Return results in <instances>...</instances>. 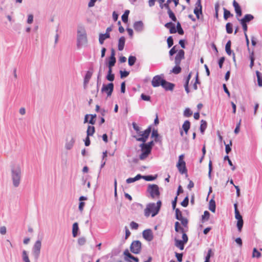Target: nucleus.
I'll return each mask as SVG.
<instances>
[{
  "mask_svg": "<svg viewBox=\"0 0 262 262\" xmlns=\"http://www.w3.org/2000/svg\"><path fill=\"white\" fill-rule=\"evenodd\" d=\"M11 177L13 185L15 187H18L21 178V169L19 165H13L11 167Z\"/></svg>",
  "mask_w": 262,
  "mask_h": 262,
  "instance_id": "obj_1",
  "label": "nucleus"
},
{
  "mask_svg": "<svg viewBox=\"0 0 262 262\" xmlns=\"http://www.w3.org/2000/svg\"><path fill=\"white\" fill-rule=\"evenodd\" d=\"M162 205L161 201H158L157 203H150L147 204L144 209V215L148 217L151 214L152 217L156 216L159 212Z\"/></svg>",
  "mask_w": 262,
  "mask_h": 262,
  "instance_id": "obj_2",
  "label": "nucleus"
},
{
  "mask_svg": "<svg viewBox=\"0 0 262 262\" xmlns=\"http://www.w3.org/2000/svg\"><path fill=\"white\" fill-rule=\"evenodd\" d=\"M88 39L86 31L82 27H79L77 30V47L80 48L82 46L86 45Z\"/></svg>",
  "mask_w": 262,
  "mask_h": 262,
  "instance_id": "obj_3",
  "label": "nucleus"
},
{
  "mask_svg": "<svg viewBox=\"0 0 262 262\" xmlns=\"http://www.w3.org/2000/svg\"><path fill=\"white\" fill-rule=\"evenodd\" d=\"M150 133L151 127L149 126L143 132L141 131L140 134H138L137 136H134V137L137 141L145 143L148 139Z\"/></svg>",
  "mask_w": 262,
  "mask_h": 262,
  "instance_id": "obj_4",
  "label": "nucleus"
},
{
  "mask_svg": "<svg viewBox=\"0 0 262 262\" xmlns=\"http://www.w3.org/2000/svg\"><path fill=\"white\" fill-rule=\"evenodd\" d=\"M140 147L141 148L142 153L139 156V158L141 160L145 159L151 151V148H150L145 143H143L140 145Z\"/></svg>",
  "mask_w": 262,
  "mask_h": 262,
  "instance_id": "obj_5",
  "label": "nucleus"
},
{
  "mask_svg": "<svg viewBox=\"0 0 262 262\" xmlns=\"http://www.w3.org/2000/svg\"><path fill=\"white\" fill-rule=\"evenodd\" d=\"M147 190L148 192L150 193L151 197L153 199L160 196V193L159 188L158 186L156 184H149Z\"/></svg>",
  "mask_w": 262,
  "mask_h": 262,
  "instance_id": "obj_6",
  "label": "nucleus"
},
{
  "mask_svg": "<svg viewBox=\"0 0 262 262\" xmlns=\"http://www.w3.org/2000/svg\"><path fill=\"white\" fill-rule=\"evenodd\" d=\"M184 155H181L179 157L178 162L177 164V167L179 171V172L182 173H187V170L186 167V163L184 161Z\"/></svg>",
  "mask_w": 262,
  "mask_h": 262,
  "instance_id": "obj_7",
  "label": "nucleus"
},
{
  "mask_svg": "<svg viewBox=\"0 0 262 262\" xmlns=\"http://www.w3.org/2000/svg\"><path fill=\"white\" fill-rule=\"evenodd\" d=\"M41 247V242L40 240H37V241H36L33 247L32 253L34 256V258L36 259H37L39 256Z\"/></svg>",
  "mask_w": 262,
  "mask_h": 262,
  "instance_id": "obj_8",
  "label": "nucleus"
},
{
  "mask_svg": "<svg viewBox=\"0 0 262 262\" xmlns=\"http://www.w3.org/2000/svg\"><path fill=\"white\" fill-rule=\"evenodd\" d=\"M130 249L134 254H139L141 250V243L139 241H135L132 242Z\"/></svg>",
  "mask_w": 262,
  "mask_h": 262,
  "instance_id": "obj_9",
  "label": "nucleus"
},
{
  "mask_svg": "<svg viewBox=\"0 0 262 262\" xmlns=\"http://www.w3.org/2000/svg\"><path fill=\"white\" fill-rule=\"evenodd\" d=\"M114 90V84L113 83H110L107 84H103L101 89L102 93H106L107 97H110L112 95V94Z\"/></svg>",
  "mask_w": 262,
  "mask_h": 262,
  "instance_id": "obj_10",
  "label": "nucleus"
},
{
  "mask_svg": "<svg viewBox=\"0 0 262 262\" xmlns=\"http://www.w3.org/2000/svg\"><path fill=\"white\" fill-rule=\"evenodd\" d=\"M185 58V52L183 50H180L174 58L176 65L180 66L181 60Z\"/></svg>",
  "mask_w": 262,
  "mask_h": 262,
  "instance_id": "obj_11",
  "label": "nucleus"
},
{
  "mask_svg": "<svg viewBox=\"0 0 262 262\" xmlns=\"http://www.w3.org/2000/svg\"><path fill=\"white\" fill-rule=\"evenodd\" d=\"M195 7L194 9V13L195 14L198 19L200 18V14L202 13V7L201 5V1L197 0L195 3Z\"/></svg>",
  "mask_w": 262,
  "mask_h": 262,
  "instance_id": "obj_12",
  "label": "nucleus"
},
{
  "mask_svg": "<svg viewBox=\"0 0 262 262\" xmlns=\"http://www.w3.org/2000/svg\"><path fill=\"white\" fill-rule=\"evenodd\" d=\"M75 142V138L72 135L69 136L66 139L65 148L68 150L71 149L74 146Z\"/></svg>",
  "mask_w": 262,
  "mask_h": 262,
  "instance_id": "obj_13",
  "label": "nucleus"
},
{
  "mask_svg": "<svg viewBox=\"0 0 262 262\" xmlns=\"http://www.w3.org/2000/svg\"><path fill=\"white\" fill-rule=\"evenodd\" d=\"M143 238L148 242L151 241L154 238L152 230L150 229H146L143 231Z\"/></svg>",
  "mask_w": 262,
  "mask_h": 262,
  "instance_id": "obj_14",
  "label": "nucleus"
},
{
  "mask_svg": "<svg viewBox=\"0 0 262 262\" xmlns=\"http://www.w3.org/2000/svg\"><path fill=\"white\" fill-rule=\"evenodd\" d=\"M164 80L160 75H156L154 76L151 81V84L154 87H158L161 85L162 81Z\"/></svg>",
  "mask_w": 262,
  "mask_h": 262,
  "instance_id": "obj_15",
  "label": "nucleus"
},
{
  "mask_svg": "<svg viewBox=\"0 0 262 262\" xmlns=\"http://www.w3.org/2000/svg\"><path fill=\"white\" fill-rule=\"evenodd\" d=\"M161 86L166 90V91H172L174 87V84L173 83H170L169 82L165 80H163L162 81V83L161 84Z\"/></svg>",
  "mask_w": 262,
  "mask_h": 262,
  "instance_id": "obj_16",
  "label": "nucleus"
},
{
  "mask_svg": "<svg viewBox=\"0 0 262 262\" xmlns=\"http://www.w3.org/2000/svg\"><path fill=\"white\" fill-rule=\"evenodd\" d=\"M134 28L137 32H141L144 29V24L142 21H136L134 24Z\"/></svg>",
  "mask_w": 262,
  "mask_h": 262,
  "instance_id": "obj_17",
  "label": "nucleus"
},
{
  "mask_svg": "<svg viewBox=\"0 0 262 262\" xmlns=\"http://www.w3.org/2000/svg\"><path fill=\"white\" fill-rule=\"evenodd\" d=\"M254 19V16L250 14H246L244 17L241 19H239L238 20L240 21V23H244L245 24H247V23L250 22L252 20Z\"/></svg>",
  "mask_w": 262,
  "mask_h": 262,
  "instance_id": "obj_18",
  "label": "nucleus"
},
{
  "mask_svg": "<svg viewBox=\"0 0 262 262\" xmlns=\"http://www.w3.org/2000/svg\"><path fill=\"white\" fill-rule=\"evenodd\" d=\"M233 6L234 7L235 12L237 16H241L242 14V10L240 6L236 2L235 0H234L233 2Z\"/></svg>",
  "mask_w": 262,
  "mask_h": 262,
  "instance_id": "obj_19",
  "label": "nucleus"
},
{
  "mask_svg": "<svg viewBox=\"0 0 262 262\" xmlns=\"http://www.w3.org/2000/svg\"><path fill=\"white\" fill-rule=\"evenodd\" d=\"M125 42V38L124 36L121 37L118 40V48L119 51L123 50Z\"/></svg>",
  "mask_w": 262,
  "mask_h": 262,
  "instance_id": "obj_20",
  "label": "nucleus"
},
{
  "mask_svg": "<svg viewBox=\"0 0 262 262\" xmlns=\"http://www.w3.org/2000/svg\"><path fill=\"white\" fill-rule=\"evenodd\" d=\"M110 37V34L104 33L102 34L100 33L99 36V42L100 45H102L104 43V40Z\"/></svg>",
  "mask_w": 262,
  "mask_h": 262,
  "instance_id": "obj_21",
  "label": "nucleus"
},
{
  "mask_svg": "<svg viewBox=\"0 0 262 262\" xmlns=\"http://www.w3.org/2000/svg\"><path fill=\"white\" fill-rule=\"evenodd\" d=\"M175 244L174 245L176 247L179 248L181 250H183L184 248V243L181 240L178 239L177 238L174 239Z\"/></svg>",
  "mask_w": 262,
  "mask_h": 262,
  "instance_id": "obj_22",
  "label": "nucleus"
},
{
  "mask_svg": "<svg viewBox=\"0 0 262 262\" xmlns=\"http://www.w3.org/2000/svg\"><path fill=\"white\" fill-rule=\"evenodd\" d=\"M21 257L24 262H31L29 257L28 253L25 250H24L22 251Z\"/></svg>",
  "mask_w": 262,
  "mask_h": 262,
  "instance_id": "obj_23",
  "label": "nucleus"
},
{
  "mask_svg": "<svg viewBox=\"0 0 262 262\" xmlns=\"http://www.w3.org/2000/svg\"><path fill=\"white\" fill-rule=\"evenodd\" d=\"M190 127V123L188 120H186L182 125L185 133L187 135Z\"/></svg>",
  "mask_w": 262,
  "mask_h": 262,
  "instance_id": "obj_24",
  "label": "nucleus"
},
{
  "mask_svg": "<svg viewBox=\"0 0 262 262\" xmlns=\"http://www.w3.org/2000/svg\"><path fill=\"white\" fill-rule=\"evenodd\" d=\"M79 230L78 224L77 223H74L73 225L72 234L73 237H75L77 236Z\"/></svg>",
  "mask_w": 262,
  "mask_h": 262,
  "instance_id": "obj_25",
  "label": "nucleus"
},
{
  "mask_svg": "<svg viewBox=\"0 0 262 262\" xmlns=\"http://www.w3.org/2000/svg\"><path fill=\"white\" fill-rule=\"evenodd\" d=\"M207 122L204 120H202L201 121L200 131L202 134H204V132L207 128Z\"/></svg>",
  "mask_w": 262,
  "mask_h": 262,
  "instance_id": "obj_26",
  "label": "nucleus"
},
{
  "mask_svg": "<svg viewBox=\"0 0 262 262\" xmlns=\"http://www.w3.org/2000/svg\"><path fill=\"white\" fill-rule=\"evenodd\" d=\"M231 40H228L225 46V50L227 54L229 55H231L232 54V51L231 50Z\"/></svg>",
  "mask_w": 262,
  "mask_h": 262,
  "instance_id": "obj_27",
  "label": "nucleus"
},
{
  "mask_svg": "<svg viewBox=\"0 0 262 262\" xmlns=\"http://www.w3.org/2000/svg\"><path fill=\"white\" fill-rule=\"evenodd\" d=\"M92 73L90 71H88L87 73H86L85 77H84V84L85 85H86L89 83V82L92 77Z\"/></svg>",
  "mask_w": 262,
  "mask_h": 262,
  "instance_id": "obj_28",
  "label": "nucleus"
},
{
  "mask_svg": "<svg viewBox=\"0 0 262 262\" xmlns=\"http://www.w3.org/2000/svg\"><path fill=\"white\" fill-rule=\"evenodd\" d=\"M209 204V210L211 211H212V212H215L216 205H215V202L214 200H213V199H211L210 201Z\"/></svg>",
  "mask_w": 262,
  "mask_h": 262,
  "instance_id": "obj_29",
  "label": "nucleus"
},
{
  "mask_svg": "<svg viewBox=\"0 0 262 262\" xmlns=\"http://www.w3.org/2000/svg\"><path fill=\"white\" fill-rule=\"evenodd\" d=\"M95 131V129L94 126H88L87 131H86V135L88 136H93L94 134Z\"/></svg>",
  "mask_w": 262,
  "mask_h": 262,
  "instance_id": "obj_30",
  "label": "nucleus"
},
{
  "mask_svg": "<svg viewBox=\"0 0 262 262\" xmlns=\"http://www.w3.org/2000/svg\"><path fill=\"white\" fill-rule=\"evenodd\" d=\"M167 14L169 16V17L174 22H176L177 21V17L175 16V14L172 12V11L171 9H169L167 10Z\"/></svg>",
  "mask_w": 262,
  "mask_h": 262,
  "instance_id": "obj_31",
  "label": "nucleus"
},
{
  "mask_svg": "<svg viewBox=\"0 0 262 262\" xmlns=\"http://www.w3.org/2000/svg\"><path fill=\"white\" fill-rule=\"evenodd\" d=\"M181 70L182 69L180 66L176 65L170 71V72L174 74H178L181 73Z\"/></svg>",
  "mask_w": 262,
  "mask_h": 262,
  "instance_id": "obj_32",
  "label": "nucleus"
},
{
  "mask_svg": "<svg viewBox=\"0 0 262 262\" xmlns=\"http://www.w3.org/2000/svg\"><path fill=\"white\" fill-rule=\"evenodd\" d=\"M174 229L177 232L180 231L181 232H184V229L183 228L180 226V223L178 222H176L174 224Z\"/></svg>",
  "mask_w": 262,
  "mask_h": 262,
  "instance_id": "obj_33",
  "label": "nucleus"
},
{
  "mask_svg": "<svg viewBox=\"0 0 262 262\" xmlns=\"http://www.w3.org/2000/svg\"><path fill=\"white\" fill-rule=\"evenodd\" d=\"M256 74L257 78L258 85L259 86L262 87V76L261 73L257 71L256 72Z\"/></svg>",
  "mask_w": 262,
  "mask_h": 262,
  "instance_id": "obj_34",
  "label": "nucleus"
},
{
  "mask_svg": "<svg viewBox=\"0 0 262 262\" xmlns=\"http://www.w3.org/2000/svg\"><path fill=\"white\" fill-rule=\"evenodd\" d=\"M124 255L125 256L124 257L125 260L128 262V261H130L128 260V258L132 259L133 258V255H132L128 251L127 249H126L123 253Z\"/></svg>",
  "mask_w": 262,
  "mask_h": 262,
  "instance_id": "obj_35",
  "label": "nucleus"
},
{
  "mask_svg": "<svg viewBox=\"0 0 262 262\" xmlns=\"http://www.w3.org/2000/svg\"><path fill=\"white\" fill-rule=\"evenodd\" d=\"M232 16L233 15L230 13V12L229 10L224 8V18L225 20H227L229 17Z\"/></svg>",
  "mask_w": 262,
  "mask_h": 262,
  "instance_id": "obj_36",
  "label": "nucleus"
},
{
  "mask_svg": "<svg viewBox=\"0 0 262 262\" xmlns=\"http://www.w3.org/2000/svg\"><path fill=\"white\" fill-rule=\"evenodd\" d=\"M177 32L180 35H183L184 32L181 27V24L180 22H177Z\"/></svg>",
  "mask_w": 262,
  "mask_h": 262,
  "instance_id": "obj_37",
  "label": "nucleus"
},
{
  "mask_svg": "<svg viewBox=\"0 0 262 262\" xmlns=\"http://www.w3.org/2000/svg\"><path fill=\"white\" fill-rule=\"evenodd\" d=\"M226 29L227 33L228 34H231L233 32L232 29V25L230 23H228L226 25Z\"/></svg>",
  "mask_w": 262,
  "mask_h": 262,
  "instance_id": "obj_38",
  "label": "nucleus"
},
{
  "mask_svg": "<svg viewBox=\"0 0 262 262\" xmlns=\"http://www.w3.org/2000/svg\"><path fill=\"white\" fill-rule=\"evenodd\" d=\"M116 62V58H109V61L107 63V67H113L115 66Z\"/></svg>",
  "mask_w": 262,
  "mask_h": 262,
  "instance_id": "obj_39",
  "label": "nucleus"
},
{
  "mask_svg": "<svg viewBox=\"0 0 262 262\" xmlns=\"http://www.w3.org/2000/svg\"><path fill=\"white\" fill-rule=\"evenodd\" d=\"M136 61V57L133 56H130L128 58V64L130 66H133Z\"/></svg>",
  "mask_w": 262,
  "mask_h": 262,
  "instance_id": "obj_40",
  "label": "nucleus"
},
{
  "mask_svg": "<svg viewBox=\"0 0 262 262\" xmlns=\"http://www.w3.org/2000/svg\"><path fill=\"white\" fill-rule=\"evenodd\" d=\"M210 216V213L208 211H205L204 214L202 216V222L204 221H208Z\"/></svg>",
  "mask_w": 262,
  "mask_h": 262,
  "instance_id": "obj_41",
  "label": "nucleus"
},
{
  "mask_svg": "<svg viewBox=\"0 0 262 262\" xmlns=\"http://www.w3.org/2000/svg\"><path fill=\"white\" fill-rule=\"evenodd\" d=\"M176 218L178 220H180L182 218H183L182 214L181 211L179 210V209H176Z\"/></svg>",
  "mask_w": 262,
  "mask_h": 262,
  "instance_id": "obj_42",
  "label": "nucleus"
},
{
  "mask_svg": "<svg viewBox=\"0 0 262 262\" xmlns=\"http://www.w3.org/2000/svg\"><path fill=\"white\" fill-rule=\"evenodd\" d=\"M252 256L253 257L259 258L261 256V253L257 251L256 248H254L253 250Z\"/></svg>",
  "mask_w": 262,
  "mask_h": 262,
  "instance_id": "obj_43",
  "label": "nucleus"
},
{
  "mask_svg": "<svg viewBox=\"0 0 262 262\" xmlns=\"http://www.w3.org/2000/svg\"><path fill=\"white\" fill-rule=\"evenodd\" d=\"M244 224L243 220H238L237 222L236 226L239 232H241Z\"/></svg>",
  "mask_w": 262,
  "mask_h": 262,
  "instance_id": "obj_44",
  "label": "nucleus"
},
{
  "mask_svg": "<svg viewBox=\"0 0 262 262\" xmlns=\"http://www.w3.org/2000/svg\"><path fill=\"white\" fill-rule=\"evenodd\" d=\"M192 115V112L189 108H187L184 112V116L186 117H189Z\"/></svg>",
  "mask_w": 262,
  "mask_h": 262,
  "instance_id": "obj_45",
  "label": "nucleus"
},
{
  "mask_svg": "<svg viewBox=\"0 0 262 262\" xmlns=\"http://www.w3.org/2000/svg\"><path fill=\"white\" fill-rule=\"evenodd\" d=\"M224 160H228V164L230 166H231V169L233 171L235 169V167L233 165L232 161L229 158L228 156H226L224 157Z\"/></svg>",
  "mask_w": 262,
  "mask_h": 262,
  "instance_id": "obj_46",
  "label": "nucleus"
},
{
  "mask_svg": "<svg viewBox=\"0 0 262 262\" xmlns=\"http://www.w3.org/2000/svg\"><path fill=\"white\" fill-rule=\"evenodd\" d=\"M189 203V198L188 196H186L184 200L181 202V204L183 207H186Z\"/></svg>",
  "mask_w": 262,
  "mask_h": 262,
  "instance_id": "obj_47",
  "label": "nucleus"
},
{
  "mask_svg": "<svg viewBox=\"0 0 262 262\" xmlns=\"http://www.w3.org/2000/svg\"><path fill=\"white\" fill-rule=\"evenodd\" d=\"M90 116H91V119L89 121V123L94 125L95 124L96 122L95 118H96V114H91L90 115Z\"/></svg>",
  "mask_w": 262,
  "mask_h": 262,
  "instance_id": "obj_48",
  "label": "nucleus"
},
{
  "mask_svg": "<svg viewBox=\"0 0 262 262\" xmlns=\"http://www.w3.org/2000/svg\"><path fill=\"white\" fill-rule=\"evenodd\" d=\"M156 177H154L152 175L145 176L143 177V179L147 181H151L156 179Z\"/></svg>",
  "mask_w": 262,
  "mask_h": 262,
  "instance_id": "obj_49",
  "label": "nucleus"
},
{
  "mask_svg": "<svg viewBox=\"0 0 262 262\" xmlns=\"http://www.w3.org/2000/svg\"><path fill=\"white\" fill-rule=\"evenodd\" d=\"M200 83V81L199 80V76H198V73H196L195 76V81L193 85V88L194 90H196L198 89L197 84Z\"/></svg>",
  "mask_w": 262,
  "mask_h": 262,
  "instance_id": "obj_50",
  "label": "nucleus"
},
{
  "mask_svg": "<svg viewBox=\"0 0 262 262\" xmlns=\"http://www.w3.org/2000/svg\"><path fill=\"white\" fill-rule=\"evenodd\" d=\"M133 128L136 131V133L138 134H140V127L135 123L133 122L132 123Z\"/></svg>",
  "mask_w": 262,
  "mask_h": 262,
  "instance_id": "obj_51",
  "label": "nucleus"
},
{
  "mask_svg": "<svg viewBox=\"0 0 262 262\" xmlns=\"http://www.w3.org/2000/svg\"><path fill=\"white\" fill-rule=\"evenodd\" d=\"M179 221H181V224L184 227H187L188 221L186 218L183 217L181 219H180Z\"/></svg>",
  "mask_w": 262,
  "mask_h": 262,
  "instance_id": "obj_52",
  "label": "nucleus"
},
{
  "mask_svg": "<svg viewBox=\"0 0 262 262\" xmlns=\"http://www.w3.org/2000/svg\"><path fill=\"white\" fill-rule=\"evenodd\" d=\"M167 45L168 48H170L173 44V38L172 36H169L167 39Z\"/></svg>",
  "mask_w": 262,
  "mask_h": 262,
  "instance_id": "obj_53",
  "label": "nucleus"
},
{
  "mask_svg": "<svg viewBox=\"0 0 262 262\" xmlns=\"http://www.w3.org/2000/svg\"><path fill=\"white\" fill-rule=\"evenodd\" d=\"M250 67L252 68L254 66V52H252L250 56Z\"/></svg>",
  "mask_w": 262,
  "mask_h": 262,
  "instance_id": "obj_54",
  "label": "nucleus"
},
{
  "mask_svg": "<svg viewBox=\"0 0 262 262\" xmlns=\"http://www.w3.org/2000/svg\"><path fill=\"white\" fill-rule=\"evenodd\" d=\"M86 239L85 237H80L78 239V243L79 245L82 246L85 244Z\"/></svg>",
  "mask_w": 262,
  "mask_h": 262,
  "instance_id": "obj_55",
  "label": "nucleus"
},
{
  "mask_svg": "<svg viewBox=\"0 0 262 262\" xmlns=\"http://www.w3.org/2000/svg\"><path fill=\"white\" fill-rule=\"evenodd\" d=\"M120 76L121 78L126 77L129 74V72L126 71H120Z\"/></svg>",
  "mask_w": 262,
  "mask_h": 262,
  "instance_id": "obj_56",
  "label": "nucleus"
},
{
  "mask_svg": "<svg viewBox=\"0 0 262 262\" xmlns=\"http://www.w3.org/2000/svg\"><path fill=\"white\" fill-rule=\"evenodd\" d=\"M176 46H174L170 50L169 54L170 56H172L173 55H174L175 53L177 52L178 50L176 49Z\"/></svg>",
  "mask_w": 262,
  "mask_h": 262,
  "instance_id": "obj_57",
  "label": "nucleus"
},
{
  "mask_svg": "<svg viewBox=\"0 0 262 262\" xmlns=\"http://www.w3.org/2000/svg\"><path fill=\"white\" fill-rule=\"evenodd\" d=\"M106 78L107 80L110 81H114L115 79V75L114 74H107L106 75Z\"/></svg>",
  "mask_w": 262,
  "mask_h": 262,
  "instance_id": "obj_58",
  "label": "nucleus"
},
{
  "mask_svg": "<svg viewBox=\"0 0 262 262\" xmlns=\"http://www.w3.org/2000/svg\"><path fill=\"white\" fill-rule=\"evenodd\" d=\"M182 233V240H181L183 243H184L185 244L187 243L188 240V236L187 234L185 233V231Z\"/></svg>",
  "mask_w": 262,
  "mask_h": 262,
  "instance_id": "obj_59",
  "label": "nucleus"
},
{
  "mask_svg": "<svg viewBox=\"0 0 262 262\" xmlns=\"http://www.w3.org/2000/svg\"><path fill=\"white\" fill-rule=\"evenodd\" d=\"M172 0H167L166 3L163 5V8L164 7L167 10L171 9L169 7V4L171 3Z\"/></svg>",
  "mask_w": 262,
  "mask_h": 262,
  "instance_id": "obj_60",
  "label": "nucleus"
},
{
  "mask_svg": "<svg viewBox=\"0 0 262 262\" xmlns=\"http://www.w3.org/2000/svg\"><path fill=\"white\" fill-rule=\"evenodd\" d=\"M232 145V142L231 141H230V144H226L225 145V151L228 154L229 152L231 150V149L230 148V146Z\"/></svg>",
  "mask_w": 262,
  "mask_h": 262,
  "instance_id": "obj_61",
  "label": "nucleus"
},
{
  "mask_svg": "<svg viewBox=\"0 0 262 262\" xmlns=\"http://www.w3.org/2000/svg\"><path fill=\"white\" fill-rule=\"evenodd\" d=\"M130 228L132 229H137L138 227H139V225L137 223H136V222H134V221H132L130 224Z\"/></svg>",
  "mask_w": 262,
  "mask_h": 262,
  "instance_id": "obj_62",
  "label": "nucleus"
},
{
  "mask_svg": "<svg viewBox=\"0 0 262 262\" xmlns=\"http://www.w3.org/2000/svg\"><path fill=\"white\" fill-rule=\"evenodd\" d=\"M235 217L237 221L243 220V217L240 214L239 211H236V212H235Z\"/></svg>",
  "mask_w": 262,
  "mask_h": 262,
  "instance_id": "obj_63",
  "label": "nucleus"
},
{
  "mask_svg": "<svg viewBox=\"0 0 262 262\" xmlns=\"http://www.w3.org/2000/svg\"><path fill=\"white\" fill-rule=\"evenodd\" d=\"M141 97L142 100L145 101H149L150 99V97L149 96L146 95L144 94H141Z\"/></svg>",
  "mask_w": 262,
  "mask_h": 262,
  "instance_id": "obj_64",
  "label": "nucleus"
}]
</instances>
